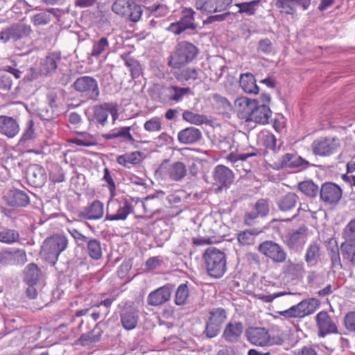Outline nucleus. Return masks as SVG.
I'll return each mask as SVG.
<instances>
[{"label":"nucleus","mask_w":355,"mask_h":355,"mask_svg":"<svg viewBox=\"0 0 355 355\" xmlns=\"http://www.w3.org/2000/svg\"><path fill=\"white\" fill-rule=\"evenodd\" d=\"M73 89L79 94L84 101H97L100 96L98 81L90 76L78 77L72 84Z\"/></svg>","instance_id":"obj_4"},{"label":"nucleus","mask_w":355,"mask_h":355,"mask_svg":"<svg viewBox=\"0 0 355 355\" xmlns=\"http://www.w3.org/2000/svg\"><path fill=\"white\" fill-rule=\"evenodd\" d=\"M239 84L245 93L257 94L259 91V87L256 84L254 76L251 73L248 72L241 74Z\"/></svg>","instance_id":"obj_31"},{"label":"nucleus","mask_w":355,"mask_h":355,"mask_svg":"<svg viewBox=\"0 0 355 355\" xmlns=\"http://www.w3.org/2000/svg\"><path fill=\"white\" fill-rule=\"evenodd\" d=\"M275 6L279 9L282 14L294 15L296 14V8L293 0H277Z\"/></svg>","instance_id":"obj_46"},{"label":"nucleus","mask_w":355,"mask_h":355,"mask_svg":"<svg viewBox=\"0 0 355 355\" xmlns=\"http://www.w3.org/2000/svg\"><path fill=\"white\" fill-rule=\"evenodd\" d=\"M182 118L187 122L195 125H202L207 121V118L203 114L193 113L187 110L182 114Z\"/></svg>","instance_id":"obj_49"},{"label":"nucleus","mask_w":355,"mask_h":355,"mask_svg":"<svg viewBox=\"0 0 355 355\" xmlns=\"http://www.w3.org/2000/svg\"><path fill=\"white\" fill-rule=\"evenodd\" d=\"M247 340L252 345L266 347L268 338V331L262 327H249L245 331Z\"/></svg>","instance_id":"obj_21"},{"label":"nucleus","mask_w":355,"mask_h":355,"mask_svg":"<svg viewBox=\"0 0 355 355\" xmlns=\"http://www.w3.org/2000/svg\"><path fill=\"white\" fill-rule=\"evenodd\" d=\"M60 58L55 53L46 56L41 62V73L46 76L54 73L58 68V62H60Z\"/></svg>","instance_id":"obj_33"},{"label":"nucleus","mask_w":355,"mask_h":355,"mask_svg":"<svg viewBox=\"0 0 355 355\" xmlns=\"http://www.w3.org/2000/svg\"><path fill=\"white\" fill-rule=\"evenodd\" d=\"M68 240L66 236L54 234L47 238L43 243L41 252L50 262L55 263L60 254L67 247Z\"/></svg>","instance_id":"obj_5"},{"label":"nucleus","mask_w":355,"mask_h":355,"mask_svg":"<svg viewBox=\"0 0 355 355\" xmlns=\"http://www.w3.org/2000/svg\"><path fill=\"white\" fill-rule=\"evenodd\" d=\"M87 243L89 256L95 260L101 259L102 257L101 242L98 239H92Z\"/></svg>","instance_id":"obj_44"},{"label":"nucleus","mask_w":355,"mask_h":355,"mask_svg":"<svg viewBox=\"0 0 355 355\" xmlns=\"http://www.w3.org/2000/svg\"><path fill=\"white\" fill-rule=\"evenodd\" d=\"M307 228L304 226L288 233L284 239V243L290 250H293L302 246L305 243L306 232Z\"/></svg>","instance_id":"obj_25"},{"label":"nucleus","mask_w":355,"mask_h":355,"mask_svg":"<svg viewBox=\"0 0 355 355\" xmlns=\"http://www.w3.org/2000/svg\"><path fill=\"white\" fill-rule=\"evenodd\" d=\"M320 200L327 205H336L343 196V189L337 184L325 182L320 187Z\"/></svg>","instance_id":"obj_11"},{"label":"nucleus","mask_w":355,"mask_h":355,"mask_svg":"<svg viewBox=\"0 0 355 355\" xmlns=\"http://www.w3.org/2000/svg\"><path fill=\"white\" fill-rule=\"evenodd\" d=\"M12 85L10 76L2 68L0 69V89L4 92L10 91Z\"/></svg>","instance_id":"obj_55"},{"label":"nucleus","mask_w":355,"mask_h":355,"mask_svg":"<svg viewBox=\"0 0 355 355\" xmlns=\"http://www.w3.org/2000/svg\"><path fill=\"white\" fill-rule=\"evenodd\" d=\"M146 9L150 13L158 12L156 16L164 17L168 12V7L164 4H155L151 6L147 7Z\"/></svg>","instance_id":"obj_61"},{"label":"nucleus","mask_w":355,"mask_h":355,"mask_svg":"<svg viewBox=\"0 0 355 355\" xmlns=\"http://www.w3.org/2000/svg\"><path fill=\"white\" fill-rule=\"evenodd\" d=\"M130 127H121L116 132L104 134L102 135V137L106 140L122 137L125 139L129 140L132 143L135 141V139L132 135L130 133Z\"/></svg>","instance_id":"obj_47"},{"label":"nucleus","mask_w":355,"mask_h":355,"mask_svg":"<svg viewBox=\"0 0 355 355\" xmlns=\"http://www.w3.org/2000/svg\"><path fill=\"white\" fill-rule=\"evenodd\" d=\"M207 274L214 278L221 277L227 270V259L224 252L214 247L208 248L203 254Z\"/></svg>","instance_id":"obj_3"},{"label":"nucleus","mask_w":355,"mask_h":355,"mask_svg":"<svg viewBox=\"0 0 355 355\" xmlns=\"http://www.w3.org/2000/svg\"><path fill=\"white\" fill-rule=\"evenodd\" d=\"M10 27L12 35V42L28 37L33 31L30 25L21 21L13 23L10 25Z\"/></svg>","instance_id":"obj_30"},{"label":"nucleus","mask_w":355,"mask_h":355,"mask_svg":"<svg viewBox=\"0 0 355 355\" xmlns=\"http://www.w3.org/2000/svg\"><path fill=\"white\" fill-rule=\"evenodd\" d=\"M109 49V42L106 37H101L95 42L89 55L98 58L104 52Z\"/></svg>","instance_id":"obj_45"},{"label":"nucleus","mask_w":355,"mask_h":355,"mask_svg":"<svg viewBox=\"0 0 355 355\" xmlns=\"http://www.w3.org/2000/svg\"><path fill=\"white\" fill-rule=\"evenodd\" d=\"M112 107V103H103L94 106V120L104 126L107 123L109 109Z\"/></svg>","instance_id":"obj_35"},{"label":"nucleus","mask_w":355,"mask_h":355,"mask_svg":"<svg viewBox=\"0 0 355 355\" xmlns=\"http://www.w3.org/2000/svg\"><path fill=\"white\" fill-rule=\"evenodd\" d=\"M304 272V265L302 261L295 262L289 259L286 260L282 267V273L293 281L302 279Z\"/></svg>","instance_id":"obj_20"},{"label":"nucleus","mask_w":355,"mask_h":355,"mask_svg":"<svg viewBox=\"0 0 355 355\" xmlns=\"http://www.w3.org/2000/svg\"><path fill=\"white\" fill-rule=\"evenodd\" d=\"M320 302L315 298L304 300L297 304L292 306L288 309L279 312V315L286 318H302L313 313L319 307Z\"/></svg>","instance_id":"obj_9"},{"label":"nucleus","mask_w":355,"mask_h":355,"mask_svg":"<svg viewBox=\"0 0 355 355\" xmlns=\"http://www.w3.org/2000/svg\"><path fill=\"white\" fill-rule=\"evenodd\" d=\"M344 323L348 331L355 333V311L349 312L345 315Z\"/></svg>","instance_id":"obj_62"},{"label":"nucleus","mask_w":355,"mask_h":355,"mask_svg":"<svg viewBox=\"0 0 355 355\" xmlns=\"http://www.w3.org/2000/svg\"><path fill=\"white\" fill-rule=\"evenodd\" d=\"M189 297V288L187 284H180L177 288L175 295V303L176 305L181 306L185 304Z\"/></svg>","instance_id":"obj_51"},{"label":"nucleus","mask_w":355,"mask_h":355,"mask_svg":"<svg viewBox=\"0 0 355 355\" xmlns=\"http://www.w3.org/2000/svg\"><path fill=\"white\" fill-rule=\"evenodd\" d=\"M310 166H314V164H311L309 161L303 159L302 157L294 155L291 168L305 169Z\"/></svg>","instance_id":"obj_60"},{"label":"nucleus","mask_w":355,"mask_h":355,"mask_svg":"<svg viewBox=\"0 0 355 355\" xmlns=\"http://www.w3.org/2000/svg\"><path fill=\"white\" fill-rule=\"evenodd\" d=\"M35 138L34 121L29 119L26 123V127L18 141L19 146H25L26 143Z\"/></svg>","instance_id":"obj_48"},{"label":"nucleus","mask_w":355,"mask_h":355,"mask_svg":"<svg viewBox=\"0 0 355 355\" xmlns=\"http://www.w3.org/2000/svg\"><path fill=\"white\" fill-rule=\"evenodd\" d=\"M297 187L302 193L310 198H315L320 194V187L311 180L300 182Z\"/></svg>","instance_id":"obj_39"},{"label":"nucleus","mask_w":355,"mask_h":355,"mask_svg":"<svg viewBox=\"0 0 355 355\" xmlns=\"http://www.w3.org/2000/svg\"><path fill=\"white\" fill-rule=\"evenodd\" d=\"M340 140L336 137L322 138L315 140L311 144V149L314 155L319 156H329L340 148Z\"/></svg>","instance_id":"obj_12"},{"label":"nucleus","mask_w":355,"mask_h":355,"mask_svg":"<svg viewBox=\"0 0 355 355\" xmlns=\"http://www.w3.org/2000/svg\"><path fill=\"white\" fill-rule=\"evenodd\" d=\"M320 257V247L316 242L310 243L306 249L304 260L309 266H315Z\"/></svg>","instance_id":"obj_37"},{"label":"nucleus","mask_w":355,"mask_h":355,"mask_svg":"<svg viewBox=\"0 0 355 355\" xmlns=\"http://www.w3.org/2000/svg\"><path fill=\"white\" fill-rule=\"evenodd\" d=\"M112 10L116 15L134 23L138 22L141 17L144 10L141 6L129 0H115L112 6Z\"/></svg>","instance_id":"obj_8"},{"label":"nucleus","mask_w":355,"mask_h":355,"mask_svg":"<svg viewBox=\"0 0 355 355\" xmlns=\"http://www.w3.org/2000/svg\"><path fill=\"white\" fill-rule=\"evenodd\" d=\"M214 180L220 184V188L228 187L234 179L232 171L224 165H217L213 173Z\"/></svg>","instance_id":"obj_27"},{"label":"nucleus","mask_w":355,"mask_h":355,"mask_svg":"<svg viewBox=\"0 0 355 355\" xmlns=\"http://www.w3.org/2000/svg\"><path fill=\"white\" fill-rule=\"evenodd\" d=\"M155 174L162 178H168L171 181L180 182L186 177L187 168L182 162L169 163L168 159H164L157 168Z\"/></svg>","instance_id":"obj_6"},{"label":"nucleus","mask_w":355,"mask_h":355,"mask_svg":"<svg viewBox=\"0 0 355 355\" xmlns=\"http://www.w3.org/2000/svg\"><path fill=\"white\" fill-rule=\"evenodd\" d=\"M174 286L167 284L150 292L147 297V302L150 306H159L168 302L171 295Z\"/></svg>","instance_id":"obj_15"},{"label":"nucleus","mask_w":355,"mask_h":355,"mask_svg":"<svg viewBox=\"0 0 355 355\" xmlns=\"http://www.w3.org/2000/svg\"><path fill=\"white\" fill-rule=\"evenodd\" d=\"M144 128L148 132L159 131L162 128L161 121L158 117H153L146 121L144 125Z\"/></svg>","instance_id":"obj_58"},{"label":"nucleus","mask_w":355,"mask_h":355,"mask_svg":"<svg viewBox=\"0 0 355 355\" xmlns=\"http://www.w3.org/2000/svg\"><path fill=\"white\" fill-rule=\"evenodd\" d=\"M272 45L270 39L265 38L261 40L258 43L257 51L259 52L268 54L272 51Z\"/></svg>","instance_id":"obj_64"},{"label":"nucleus","mask_w":355,"mask_h":355,"mask_svg":"<svg viewBox=\"0 0 355 355\" xmlns=\"http://www.w3.org/2000/svg\"><path fill=\"white\" fill-rule=\"evenodd\" d=\"M293 158L294 154L286 153L282 157V158L277 162L275 164L276 168L278 170L283 169L285 168H291L292 159Z\"/></svg>","instance_id":"obj_59"},{"label":"nucleus","mask_w":355,"mask_h":355,"mask_svg":"<svg viewBox=\"0 0 355 355\" xmlns=\"http://www.w3.org/2000/svg\"><path fill=\"white\" fill-rule=\"evenodd\" d=\"M260 232L261 231L257 228H251L240 232L237 234L238 241L243 245H250L253 243L255 236Z\"/></svg>","instance_id":"obj_42"},{"label":"nucleus","mask_w":355,"mask_h":355,"mask_svg":"<svg viewBox=\"0 0 355 355\" xmlns=\"http://www.w3.org/2000/svg\"><path fill=\"white\" fill-rule=\"evenodd\" d=\"M298 200L299 198L295 193L289 192L279 198L277 206L282 211H288L295 208Z\"/></svg>","instance_id":"obj_36"},{"label":"nucleus","mask_w":355,"mask_h":355,"mask_svg":"<svg viewBox=\"0 0 355 355\" xmlns=\"http://www.w3.org/2000/svg\"><path fill=\"white\" fill-rule=\"evenodd\" d=\"M342 234L345 240H355V218L347 223Z\"/></svg>","instance_id":"obj_57"},{"label":"nucleus","mask_w":355,"mask_h":355,"mask_svg":"<svg viewBox=\"0 0 355 355\" xmlns=\"http://www.w3.org/2000/svg\"><path fill=\"white\" fill-rule=\"evenodd\" d=\"M232 0H197L196 8L208 13L220 12L227 8Z\"/></svg>","instance_id":"obj_23"},{"label":"nucleus","mask_w":355,"mask_h":355,"mask_svg":"<svg viewBox=\"0 0 355 355\" xmlns=\"http://www.w3.org/2000/svg\"><path fill=\"white\" fill-rule=\"evenodd\" d=\"M19 132V125L11 116L0 115V133L8 138H13Z\"/></svg>","instance_id":"obj_26"},{"label":"nucleus","mask_w":355,"mask_h":355,"mask_svg":"<svg viewBox=\"0 0 355 355\" xmlns=\"http://www.w3.org/2000/svg\"><path fill=\"white\" fill-rule=\"evenodd\" d=\"M51 21V17L49 13L42 12L34 15L31 18V21L35 26H43L48 24Z\"/></svg>","instance_id":"obj_56"},{"label":"nucleus","mask_w":355,"mask_h":355,"mask_svg":"<svg viewBox=\"0 0 355 355\" xmlns=\"http://www.w3.org/2000/svg\"><path fill=\"white\" fill-rule=\"evenodd\" d=\"M202 137L201 131L194 127L187 128L178 135V141L184 144H190L198 141Z\"/></svg>","instance_id":"obj_28"},{"label":"nucleus","mask_w":355,"mask_h":355,"mask_svg":"<svg viewBox=\"0 0 355 355\" xmlns=\"http://www.w3.org/2000/svg\"><path fill=\"white\" fill-rule=\"evenodd\" d=\"M198 70L194 67H187L175 73V78L180 81H188L198 78Z\"/></svg>","instance_id":"obj_43"},{"label":"nucleus","mask_w":355,"mask_h":355,"mask_svg":"<svg viewBox=\"0 0 355 355\" xmlns=\"http://www.w3.org/2000/svg\"><path fill=\"white\" fill-rule=\"evenodd\" d=\"M196 12L190 8H184L181 11V16L178 21L187 33L185 35H195L202 27L195 21Z\"/></svg>","instance_id":"obj_16"},{"label":"nucleus","mask_w":355,"mask_h":355,"mask_svg":"<svg viewBox=\"0 0 355 355\" xmlns=\"http://www.w3.org/2000/svg\"><path fill=\"white\" fill-rule=\"evenodd\" d=\"M340 250L343 259L355 265V240H345L341 243Z\"/></svg>","instance_id":"obj_40"},{"label":"nucleus","mask_w":355,"mask_h":355,"mask_svg":"<svg viewBox=\"0 0 355 355\" xmlns=\"http://www.w3.org/2000/svg\"><path fill=\"white\" fill-rule=\"evenodd\" d=\"M103 215V204L99 200H94L90 206L85 211L79 214V217L88 219L96 220L101 218Z\"/></svg>","instance_id":"obj_29"},{"label":"nucleus","mask_w":355,"mask_h":355,"mask_svg":"<svg viewBox=\"0 0 355 355\" xmlns=\"http://www.w3.org/2000/svg\"><path fill=\"white\" fill-rule=\"evenodd\" d=\"M24 281L28 285H35L42 277V272L38 266L31 263L24 269Z\"/></svg>","instance_id":"obj_34"},{"label":"nucleus","mask_w":355,"mask_h":355,"mask_svg":"<svg viewBox=\"0 0 355 355\" xmlns=\"http://www.w3.org/2000/svg\"><path fill=\"white\" fill-rule=\"evenodd\" d=\"M243 329L244 326L241 322H230L225 327L222 337L227 343H237L241 338Z\"/></svg>","instance_id":"obj_22"},{"label":"nucleus","mask_w":355,"mask_h":355,"mask_svg":"<svg viewBox=\"0 0 355 355\" xmlns=\"http://www.w3.org/2000/svg\"><path fill=\"white\" fill-rule=\"evenodd\" d=\"M227 317V312L223 308H213L209 310L202 335L209 339L216 337L220 334Z\"/></svg>","instance_id":"obj_7"},{"label":"nucleus","mask_w":355,"mask_h":355,"mask_svg":"<svg viewBox=\"0 0 355 355\" xmlns=\"http://www.w3.org/2000/svg\"><path fill=\"white\" fill-rule=\"evenodd\" d=\"M258 250L274 263H282L286 260L287 253L284 247L273 241H266L261 243Z\"/></svg>","instance_id":"obj_10"},{"label":"nucleus","mask_w":355,"mask_h":355,"mask_svg":"<svg viewBox=\"0 0 355 355\" xmlns=\"http://www.w3.org/2000/svg\"><path fill=\"white\" fill-rule=\"evenodd\" d=\"M20 235L18 231L14 229L3 228L0 231V242L8 245L19 242Z\"/></svg>","instance_id":"obj_41"},{"label":"nucleus","mask_w":355,"mask_h":355,"mask_svg":"<svg viewBox=\"0 0 355 355\" xmlns=\"http://www.w3.org/2000/svg\"><path fill=\"white\" fill-rule=\"evenodd\" d=\"M260 0H253L249 2L236 3L239 8V13H245L248 15H253L256 11V7L259 4Z\"/></svg>","instance_id":"obj_50"},{"label":"nucleus","mask_w":355,"mask_h":355,"mask_svg":"<svg viewBox=\"0 0 355 355\" xmlns=\"http://www.w3.org/2000/svg\"><path fill=\"white\" fill-rule=\"evenodd\" d=\"M198 53L199 49L193 44L187 41L180 42L168 58V65L173 69H180L191 62Z\"/></svg>","instance_id":"obj_1"},{"label":"nucleus","mask_w":355,"mask_h":355,"mask_svg":"<svg viewBox=\"0 0 355 355\" xmlns=\"http://www.w3.org/2000/svg\"><path fill=\"white\" fill-rule=\"evenodd\" d=\"M3 69L10 76L12 75L16 79L23 78L24 73L26 72V67L24 66L17 67L15 62L12 66H4Z\"/></svg>","instance_id":"obj_54"},{"label":"nucleus","mask_w":355,"mask_h":355,"mask_svg":"<svg viewBox=\"0 0 355 355\" xmlns=\"http://www.w3.org/2000/svg\"><path fill=\"white\" fill-rule=\"evenodd\" d=\"M142 153L139 151H135L131 153H125L117 157L116 162L119 164L126 168H130L128 164L135 165L140 163Z\"/></svg>","instance_id":"obj_38"},{"label":"nucleus","mask_w":355,"mask_h":355,"mask_svg":"<svg viewBox=\"0 0 355 355\" xmlns=\"http://www.w3.org/2000/svg\"><path fill=\"white\" fill-rule=\"evenodd\" d=\"M26 177L28 184L35 187H42L46 181L44 167L39 164H31L26 169Z\"/></svg>","instance_id":"obj_18"},{"label":"nucleus","mask_w":355,"mask_h":355,"mask_svg":"<svg viewBox=\"0 0 355 355\" xmlns=\"http://www.w3.org/2000/svg\"><path fill=\"white\" fill-rule=\"evenodd\" d=\"M315 320L319 337H324L327 334L338 332L336 323L327 312L324 311L319 312L315 316Z\"/></svg>","instance_id":"obj_17"},{"label":"nucleus","mask_w":355,"mask_h":355,"mask_svg":"<svg viewBox=\"0 0 355 355\" xmlns=\"http://www.w3.org/2000/svg\"><path fill=\"white\" fill-rule=\"evenodd\" d=\"M117 204L118 207L116 213L114 214H110L109 213H107L105 220H125L127 216L133 211V207L127 200H125L123 202Z\"/></svg>","instance_id":"obj_32"},{"label":"nucleus","mask_w":355,"mask_h":355,"mask_svg":"<svg viewBox=\"0 0 355 355\" xmlns=\"http://www.w3.org/2000/svg\"><path fill=\"white\" fill-rule=\"evenodd\" d=\"M190 92L189 87H181L177 85L163 87L158 96L159 101L161 103H179Z\"/></svg>","instance_id":"obj_13"},{"label":"nucleus","mask_w":355,"mask_h":355,"mask_svg":"<svg viewBox=\"0 0 355 355\" xmlns=\"http://www.w3.org/2000/svg\"><path fill=\"white\" fill-rule=\"evenodd\" d=\"M27 261L24 250L17 248L11 250L9 248L0 251V264L7 266H23Z\"/></svg>","instance_id":"obj_14"},{"label":"nucleus","mask_w":355,"mask_h":355,"mask_svg":"<svg viewBox=\"0 0 355 355\" xmlns=\"http://www.w3.org/2000/svg\"><path fill=\"white\" fill-rule=\"evenodd\" d=\"M139 319V311L135 307H125L120 312V322L125 330L130 331L135 329Z\"/></svg>","instance_id":"obj_19"},{"label":"nucleus","mask_w":355,"mask_h":355,"mask_svg":"<svg viewBox=\"0 0 355 355\" xmlns=\"http://www.w3.org/2000/svg\"><path fill=\"white\" fill-rule=\"evenodd\" d=\"M254 209L260 216L264 217L267 216L270 211L269 200L264 198L259 199L254 205Z\"/></svg>","instance_id":"obj_52"},{"label":"nucleus","mask_w":355,"mask_h":355,"mask_svg":"<svg viewBox=\"0 0 355 355\" xmlns=\"http://www.w3.org/2000/svg\"><path fill=\"white\" fill-rule=\"evenodd\" d=\"M236 105L246 107V112L248 113L246 121H254L263 125L268 123V119L272 114L268 106L264 104L259 105L257 100L247 97L237 98Z\"/></svg>","instance_id":"obj_2"},{"label":"nucleus","mask_w":355,"mask_h":355,"mask_svg":"<svg viewBox=\"0 0 355 355\" xmlns=\"http://www.w3.org/2000/svg\"><path fill=\"white\" fill-rule=\"evenodd\" d=\"M8 205L13 207H26L30 203L27 193L19 189L10 190L5 196Z\"/></svg>","instance_id":"obj_24"},{"label":"nucleus","mask_w":355,"mask_h":355,"mask_svg":"<svg viewBox=\"0 0 355 355\" xmlns=\"http://www.w3.org/2000/svg\"><path fill=\"white\" fill-rule=\"evenodd\" d=\"M124 61L125 66L130 69L132 78H138L141 71L140 64L136 60L130 58H125Z\"/></svg>","instance_id":"obj_53"},{"label":"nucleus","mask_w":355,"mask_h":355,"mask_svg":"<svg viewBox=\"0 0 355 355\" xmlns=\"http://www.w3.org/2000/svg\"><path fill=\"white\" fill-rule=\"evenodd\" d=\"M39 115L42 119L50 121L54 119L57 114L55 110L49 106H45L39 110Z\"/></svg>","instance_id":"obj_63"}]
</instances>
